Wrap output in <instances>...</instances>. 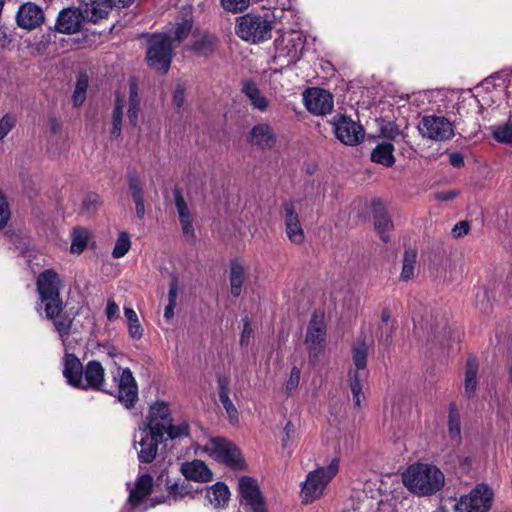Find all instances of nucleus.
<instances>
[{
    "label": "nucleus",
    "instance_id": "obj_1",
    "mask_svg": "<svg viewBox=\"0 0 512 512\" xmlns=\"http://www.w3.org/2000/svg\"><path fill=\"white\" fill-rule=\"evenodd\" d=\"M405 487L417 496H430L444 485L442 471L434 465L417 463L409 466L402 475Z\"/></svg>",
    "mask_w": 512,
    "mask_h": 512
},
{
    "label": "nucleus",
    "instance_id": "obj_2",
    "mask_svg": "<svg viewBox=\"0 0 512 512\" xmlns=\"http://www.w3.org/2000/svg\"><path fill=\"white\" fill-rule=\"evenodd\" d=\"M276 17L271 11H266L263 14L247 13L242 15L236 21V34L251 43L267 41L272 36Z\"/></svg>",
    "mask_w": 512,
    "mask_h": 512
},
{
    "label": "nucleus",
    "instance_id": "obj_3",
    "mask_svg": "<svg viewBox=\"0 0 512 512\" xmlns=\"http://www.w3.org/2000/svg\"><path fill=\"white\" fill-rule=\"evenodd\" d=\"M36 286L40 300L36 308L37 311L40 315H42L43 311L52 316L55 311H58L57 308H60L61 303H63L60 297L62 281L59 275L53 270H45L39 274Z\"/></svg>",
    "mask_w": 512,
    "mask_h": 512
},
{
    "label": "nucleus",
    "instance_id": "obj_4",
    "mask_svg": "<svg viewBox=\"0 0 512 512\" xmlns=\"http://www.w3.org/2000/svg\"><path fill=\"white\" fill-rule=\"evenodd\" d=\"M340 461L338 458L331 460L328 466L320 467L308 473L302 486V497L304 502H313L319 498L328 483L337 475Z\"/></svg>",
    "mask_w": 512,
    "mask_h": 512
},
{
    "label": "nucleus",
    "instance_id": "obj_5",
    "mask_svg": "<svg viewBox=\"0 0 512 512\" xmlns=\"http://www.w3.org/2000/svg\"><path fill=\"white\" fill-rule=\"evenodd\" d=\"M369 347L364 341H358L352 348V360L354 370L349 372V384L353 395L355 406L360 407L364 394L362 392L363 382L367 379L366 370Z\"/></svg>",
    "mask_w": 512,
    "mask_h": 512
},
{
    "label": "nucleus",
    "instance_id": "obj_6",
    "mask_svg": "<svg viewBox=\"0 0 512 512\" xmlns=\"http://www.w3.org/2000/svg\"><path fill=\"white\" fill-rule=\"evenodd\" d=\"M173 58L172 38L170 35L154 34L148 39L147 63L156 71L166 73Z\"/></svg>",
    "mask_w": 512,
    "mask_h": 512
},
{
    "label": "nucleus",
    "instance_id": "obj_7",
    "mask_svg": "<svg viewBox=\"0 0 512 512\" xmlns=\"http://www.w3.org/2000/svg\"><path fill=\"white\" fill-rule=\"evenodd\" d=\"M418 131L422 138L434 142H446L454 135V124L444 116L425 115L418 123Z\"/></svg>",
    "mask_w": 512,
    "mask_h": 512
},
{
    "label": "nucleus",
    "instance_id": "obj_8",
    "mask_svg": "<svg viewBox=\"0 0 512 512\" xmlns=\"http://www.w3.org/2000/svg\"><path fill=\"white\" fill-rule=\"evenodd\" d=\"M238 497L240 507L245 512H268L265 498L253 478L244 476L239 479Z\"/></svg>",
    "mask_w": 512,
    "mask_h": 512
},
{
    "label": "nucleus",
    "instance_id": "obj_9",
    "mask_svg": "<svg viewBox=\"0 0 512 512\" xmlns=\"http://www.w3.org/2000/svg\"><path fill=\"white\" fill-rule=\"evenodd\" d=\"M494 493L485 483L478 484L471 492L456 503V512H488L493 503Z\"/></svg>",
    "mask_w": 512,
    "mask_h": 512
},
{
    "label": "nucleus",
    "instance_id": "obj_10",
    "mask_svg": "<svg viewBox=\"0 0 512 512\" xmlns=\"http://www.w3.org/2000/svg\"><path fill=\"white\" fill-rule=\"evenodd\" d=\"M204 451L213 459L233 468L242 467L239 449L224 438H211L204 446Z\"/></svg>",
    "mask_w": 512,
    "mask_h": 512
},
{
    "label": "nucleus",
    "instance_id": "obj_11",
    "mask_svg": "<svg viewBox=\"0 0 512 512\" xmlns=\"http://www.w3.org/2000/svg\"><path fill=\"white\" fill-rule=\"evenodd\" d=\"M326 341V324L323 314L314 313L308 324L305 342L308 345L309 360L312 364L318 361L324 351Z\"/></svg>",
    "mask_w": 512,
    "mask_h": 512
},
{
    "label": "nucleus",
    "instance_id": "obj_12",
    "mask_svg": "<svg viewBox=\"0 0 512 512\" xmlns=\"http://www.w3.org/2000/svg\"><path fill=\"white\" fill-rule=\"evenodd\" d=\"M165 441V435L140 427L134 435V447L141 463H151L156 458L158 445Z\"/></svg>",
    "mask_w": 512,
    "mask_h": 512
},
{
    "label": "nucleus",
    "instance_id": "obj_13",
    "mask_svg": "<svg viewBox=\"0 0 512 512\" xmlns=\"http://www.w3.org/2000/svg\"><path fill=\"white\" fill-rule=\"evenodd\" d=\"M332 125L336 138L345 145L356 146L364 140V128L348 116H335Z\"/></svg>",
    "mask_w": 512,
    "mask_h": 512
},
{
    "label": "nucleus",
    "instance_id": "obj_14",
    "mask_svg": "<svg viewBox=\"0 0 512 512\" xmlns=\"http://www.w3.org/2000/svg\"><path fill=\"white\" fill-rule=\"evenodd\" d=\"M112 374L117 383L119 402L127 409L133 408L138 400V386L131 370L117 367Z\"/></svg>",
    "mask_w": 512,
    "mask_h": 512
},
{
    "label": "nucleus",
    "instance_id": "obj_15",
    "mask_svg": "<svg viewBox=\"0 0 512 512\" xmlns=\"http://www.w3.org/2000/svg\"><path fill=\"white\" fill-rule=\"evenodd\" d=\"M303 101L306 109L318 116L331 113L334 107L333 95L329 91L318 87L307 89L303 94Z\"/></svg>",
    "mask_w": 512,
    "mask_h": 512
},
{
    "label": "nucleus",
    "instance_id": "obj_16",
    "mask_svg": "<svg viewBox=\"0 0 512 512\" xmlns=\"http://www.w3.org/2000/svg\"><path fill=\"white\" fill-rule=\"evenodd\" d=\"M283 217L288 239L294 244H302L305 240V233L294 202L287 201L283 204Z\"/></svg>",
    "mask_w": 512,
    "mask_h": 512
},
{
    "label": "nucleus",
    "instance_id": "obj_17",
    "mask_svg": "<svg viewBox=\"0 0 512 512\" xmlns=\"http://www.w3.org/2000/svg\"><path fill=\"white\" fill-rule=\"evenodd\" d=\"M171 420L172 417L169 405L164 401H157L150 406L147 415V423L144 428L165 435V426L168 425Z\"/></svg>",
    "mask_w": 512,
    "mask_h": 512
},
{
    "label": "nucleus",
    "instance_id": "obj_18",
    "mask_svg": "<svg viewBox=\"0 0 512 512\" xmlns=\"http://www.w3.org/2000/svg\"><path fill=\"white\" fill-rule=\"evenodd\" d=\"M248 142L259 149H272L277 143L273 127L268 123H257L249 132Z\"/></svg>",
    "mask_w": 512,
    "mask_h": 512
},
{
    "label": "nucleus",
    "instance_id": "obj_19",
    "mask_svg": "<svg viewBox=\"0 0 512 512\" xmlns=\"http://www.w3.org/2000/svg\"><path fill=\"white\" fill-rule=\"evenodd\" d=\"M43 10L32 2H27L19 7L16 15L19 27L26 30H33L44 22Z\"/></svg>",
    "mask_w": 512,
    "mask_h": 512
},
{
    "label": "nucleus",
    "instance_id": "obj_20",
    "mask_svg": "<svg viewBox=\"0 0 512 512\" xmlns=\"http://www.w3.org/2000/svg\"><path fill=\"white\" fill-rule=\"evenodd\" d=\"M197 491L198 489L194 488L186 478L172 484L167 483V495L162 499L156 498L151 506L164 502L171 504L186 498H194Z\"/></svg>",
    "mask_w": 512,
    "mask_h": 512
},
{
    "label": "nucleus",
    "instance_id": "obj_21",
    "mask_svg": "<svg viewBox=\"0 0 512 512\" xmlns=\"http://www.w3.org/2000/svg\"><path fill=\"white\" fill-rule=\"evenodd\" d=\"M83 20L85 18L81 10L66 8L60 11L55 23V29L60 33H76L80 31Z\"/></svg>",
    "mask_w": 512,
    "mask_h": 512
},
{
    "label": "nucleus",
    "instance_id": "obj_22",
    "mask_svg": "<svg viewBox=\"0 0 512 512\" xmlns=\"http://www.w3.org/2000/svg\"><path fill=\"white\" fill-rule=\"evenodd\" d=\"M62 364L63 376L66 379V382L74 388H79V386H82L81 383L84 367L75 354L69 353L67 351L66 346L64 347Z\"/></svg>",
    "mask_w": 512,
    "mask_h": 512
},
{
    "label": "nucleus",
    "instance_id": "obj_23",
    "mask_svg": "<svg viewBox=\"0 0 512 512\" xmlns=\"http://www.w3.org/2000/svg\"><path fill=\"white\" fill-rule=\"evenodd\" d=\"M104 376L105 371L102 364L97 360H91L83 369L82 386H79L78 389L103 390Z\"/></svg>",
    "mask_w": 512,
    "mask_h": 512
},
{
    "label": "nucleus",
    "instance_id": "obj_24",
    "mask_svg": "<svg viewBox=\"0 0 512 512\" xmlns=\"http://www.w3.org/2000/svg\"><path fill=\"white\" fill-rule=\"evenodd\" d=\"M175 206L179 215L180 224L182 227L183 235L189 239H195V231L193 227V218L188 209L187 203L182 196L180 190H174Z\"/></svg>",
    "mask_w": 512,
    "mask_h": 512
},
{
    "label": "nucleus",
    "instance_id": "obj_25",
    "mask_svg": "<svg viewBox=\"0 0 512 512\" xmlns=\"http://www.w3.org/2000/svg\"><path fill=\"white\" fill-rule=\"evenodd\" d=\"M373 222L377 232L384 242L389 240V232L393 228V222L387 213L383 203L379 200L372 203Z\"/></svg>",
    "mask_w": 512,
    "mask_h": 512
},
{
    "label": "nucleus",
    "instance_id": "obj_26",
    "mask_svg": "<svg viewBox=\"0 0 512 512\" xmlns=\"http://www.w3.org/2000/svg\"><path fill=\"white\" fill-rule=\"evenodd\" d=\"M58 311H55L52 316L48 313H44L47 319L52 320L55 330L57 331L63 346H66L67 339L70 335L71 328L73 325L74 317L64 312V303H61Z\"/></svg>",
    "mask_w": 512,
    "mask_h": 512
},
{
    "label": "nucleus",
    "instance_id": "obj_27",
    "mask_svg": "<svg viewBox=\"0 0 512 512\" xmlns=\"http://www.w3.org/2000/svg\"><path fill=\"white\" fill-rule=\"evenodd\" d=\"M153 486V478L149 474L140 475L133 488H130L128 503L131 507L141 505L150 495Z\"/></svg>",
    "mask_w": 512,
    "mask_h": 512
},
{
    "label": "nucleus",
    "instance_id": "obj_28",
    "mask_svg": "<svg viewBox=\"0 0 512 512\" xmlns=\"http://www.w3.org/2000/svg\"><path fill=\"white\" fill-rule=\"evenodd\" d=\"M112 6L110 0H85L81 11L85 20L97 23L108 15Z\"/></svg>",
    "mask_w": 512,
    "mask_h": 512
},
{
    "label": "nucleus",
    "instance_id": "obj_29",
    "mask_svg": "<svg viewBox=\"0 0 512 512\" xmlns=\"http://www.w3.org/2000/svg\"><path fill=\"white\" fill-rule=\"evenodd\" d=\"M180 470L187 480L204 483L212 479L211 471L201 460L185 462L181 465Z\"/></svg>",
    "mask_w": 512,
    "mask_h": 512
},
{
    "label": "nucleus",
    "instance_id": "obj_30",
    "mask_svg": "<svg viewBox=\"0 0 512 512\" xmlns=\"http://www.w3.org/2000/svg\"><path fill=\"white\" fill-rule=\"evenodd\" d=\"M140 96L136 78L129 79V97L127 102V117L131 126L136 127L139 120Z\"/></svg>",
    "mask_w": 512,
    "mask_h": 512
},
{
    "label": "nucleus",
    "instance_id": "obj_31",
    "mask_svg": "<svg viewBox=\"0 0 512 512\" xmlns=\"http://www.w3.org/2000/svg\"><path fill=\"white\" fill-rule=\"evenodd\" d=\"M217 45V38L214 35L205 32L195 39L188 48L198 56L209 57L215 52Z\"/></svg>",
    "mask_w": 512,
    "mask_h": 512
},
{
    "label": "nucleus",
    "instance_id": "obj_32",
    "mask_svg": "<svg viewBox=\"0 0 512 512\" xmlns=\"http://www.w3.org/2000/svg\"><path fill=\"white\" fill-rule=\"evenodd\" d=\"M206 497L214 507L222 508L229 500L230 491L227 485L217 482L207 490Z\"/></svg>",
    "mask_w": 512,
    "mask_h": 512
},
{
    "label": "nucleus",
    "instance_id": "obj_33",
    "mask_svg": "<svg viewBox=\"0 0 512 512\" xmlns=\"http://www.w3.org/2000/svg\"><path fill=\"white\" fill-rule=\"evenodd\" d=\"M393 151L394 146L391 142L380 143L373 149L371 160L386 167H391L395 163Z\"/></svg>",
    "mask_w": 512,
    "mask_h": 512
},
{
    "label": "nucleus",
    "instance_id": "obj_34",
    "mask_svg": "<svg viewBox=\"0 0 512 512\" xmlns=\"http://www.w3.org/2000/svg\"><path fill=\"white\" fill-rule=\"evenodd\" d=\"M242 91L248 97L255 109L263 112L268 108V100L260 92L255 83L250 81L245 82Z\"/></svg>",
    "mask_w": 512,
    "mask_h": 512
},
{
    "label": "nucleus",
    "instance_id": "obj_35",
    "mask_svg": "<svg viewBox=\"0 0 512 512\" xmlns=\"http://www.w3.org/2000/svg\"><path fill=\"white\" fill-rule=\"evenodd\" d=\"M126 105L125 97L120 93L115 94V105L112 113V129L111 135L114 138H118L121 135L122 131V120H123V110Z\"/></svg>",
    "mask_w": 512,
    "mask_h": 512
},
{
    "label": "nucleus",
    "instance_id": "obj_36",
    "mask_svg": "<svg viewBox=\"0 0 512 512\" xmlns=\"http://www.w3.org/2000/svg\"><path fill=\"white\" fill-rule=\"evenodd\" d=\"M477 372H478V361L476 358H469L466 363L465 370V394L468 397H472L477 388Z\"/></svg>",
    "mask_w": 512,
    "mask_h": 512
},
{
    "label": "nucleus",
    "instance_id": "obj_37",
    "mask_svg": "<svg viewBox=\"0 0 512 512\" xmlns=\"http://www.w3.org/2000/svg\"><path fill=\"white\" fill-rule=\"evenodd\" d=\"M448 435L454 445L461 442L460 414L454 403L449 406Z\"/></svg>",
    "mask_w": 512,
    "mask_h": 512
},
{
    "label": "nucleus",
    "instance_id": "obj_38",
    "mask_svg": "<svg viewBox=\"0 0 512 512\" xmlns=\"http://www.w3.org/2000/svg\"><path fill=\"white\" fill-rule=\"evenodd\" d=\"M244 280H245L244 267L237 262H233L231 264V268H230V286H231V294L234 297H239L241 295Z\"/></svg>",
    "mask_w": 512,
    "mask_h": 512
},
{
    "label": "nucleus",
    "instance_id": "obj_39",
    "mask_svg": "<svg viewBox=\"0 0 512 512\" xmlns=\"http://www.w3.org/2000/svg\"><path fill=\"white\" fill-rule=\"evenodd\" d=\"M190 435V427L188 422L181 421L178 423H173V420L169 422L168 425L165 426V440H176L189 437Z\"/></svg>",
    "mask_w": 512,
    "mask_h": 512
},
{
    "label": "nucleus",
    "instance_id": "obj_40",
    "mask_svg": "<svg viewBox=\"0 0 512 512\" xmlns=\"http://www.w3.org/2000/svg\"><path fill=\"white\" fill-rule=\"evenodd\" d=\"M493 138L502 144H512V120L491 127Z\"/></svg>",
    "mask_w": 512,
    "mask_h": 512
},
{
    "label": "nucleus",
    "instance_id": "obj_41",
    "mask_svg": "<svg viewBox=\"0 0 512 512\" xmlns=\"http://www.w3.org/2000/svg\"><path fill=\"white\" fill-rule=\"evenodd\" d=\"M124 315L128 321V332L131 338L139 340L143 336V328L134 309L125 307Z\"/></svg>",
    "mask_w": 512,
    "mask_h": 512
},
{
    "label": "nucleus",
    "instance_id": "obj_42",
    "mask_svg": "<svg viewBox=\"0 0 512 512\" xmlns=\"http://www.w3.org/2000/svg\"><path fill=\"white\" fill-rule=\"evenodd\" d=\"M416 258L417 253L415 250L405 251L403 257L402 271L400 275L403 281H408L414 277Z\"/></svg>",
    "mask_w": 512,
    "mask_h": 512
},
{
    "label": "nucleus",
    "instance_id": "obj_43",
    "mask_svg": "<svg viewBox=\"0 0 512 512\" xmlns=\"http://www.w3.org/2000/svg\"><path fill=\"white\" fill-rule=\"evenodd\" d=\"M89 232L85 228H74L72 233L71 252L81 253L87 246Z\"/></svg>",
    "mask_w": 512,
    "mask_h": 512
},
{
    "label": "nucleus",
    "instance_id": "obj_44",
    "mask_svg": "<svg viewBox=\"0 0 512 512\" xmlns=\"http://www.w3.org/2000/svg\"><path fill=\"white\" fill-rule=\"evenodd\" d=\"M131 248L130 236L127 232H120L112 251V256L116 259L124 257Z\"/></svg>",
    "mask_w": 512,
    "mask_h": 512
},
{
    "label": "nucleus",
    "instance_id": "obj_45",
    "mask_svg": "<svg viewBox=\"0 0 512 512\" xmlns=\"http://www.w3.org/2000/svg\"><path fill=\"white\" fill-rule=\"evenodd\" d=\"M88 87V79L82 76L77 80L76 88L73 93L72 99L74 106L78 107L83 104L86 98V91Z\"/></svg>",
    "mask_w": 512,
    "mask_h": 512
},
{
    "label": "nucleus",
    "instance_id": "obj_46",
    "mask_svg": "<svg viewBox=\"0 0 512 512\" xmlns=\"http://www.w3.org/2000/svg\"><path fill=\"white\" fill-rule=\"evenodd\" d=\"M219 400L228 415L229 422L232 425L238 424L239 423V413H238L236 406L231 401L229 395H224L222 397H219Z\"/></svg>",
    "mask_w": 512,
    "mask_h": 512
},
{
    "label": "nucleus",
    "instance_id": "obj_47",
    "mask_svg": "<svg viewBox=\"0 0 512 512\" xmlns=\"http://www.w3.org/2000/svg\"><path fill=\"white\" fill-rule=\"evenodd\" d=\"M83 209L88 213H94L102 205V199L97 193H88L83 199Z\"/></svg>",
    "mask_w": 512,
    "mask_h": 512
},
{
    "label": "nucleus",
    "instance_id": "obj_48",
    "mask_svg": "<svg viewBox=\"0 0 512 512\" xmlns=\"http://www.w3.org/2000/svg\"><path fill=\"white\" fill-rule=\"evenodd\" d=\"M220 3L226 11L239 13L248 8L250 0H220Z\"/></svg>",
    "mask_w": 512,
    "mask_h": 512
},
{
    "label": "nucleus",
    "instance_id": "obj_49",
    "mask_svg": "<svg viewBox=\"0 0 512 512\" xmlns=\"http://www.w3.org/2000/svg\"><path fill=\"white\" fill-rule=\"evenodd\" d=\"M192 28H193L192 20H184L181 23H178L175 28V31H174L175 40L178 41L179 43L184 41L191 33Z\"/></svg>",
    "mask_w": 512,
    "mask_h": 512
},
{
    "label": "nucleus",
    "instance_id": "obj_50",
    "mask_svg": "<svg viewBox=\"0 0 512 512\" xmlns=\"http://www.w3.org/2000/svg\"><path fill=\"white\" fill-rule=\"evenodd\" d=\"M128 186L133 199L143 198L142 183L136 174H129Z\"/></svg>",
    "mask_w": 512,
    "mask_h": 512
},
{
    "label": "nucleus",
    "instance_id": "obj_51",
    "mask_svg": "<svg viewBox=\"0 0 512 512\" xmlns=\"http://www.w3.org/2000/svg\"><path fill=\"white\" fill-rule=\"evenodd\" d=\"M15 125L16 118L10 114H6L0 119V141L9 134Z\"/></svg>",
    "mask_w": 512,
    "mask_h": 512
},
{
    "label": "nucleus",
    "instance_id": "obj_52",
    "mask_svg": "<svg viewBox=\"0 0 512 512\" xmlns=\"http://www.w3.org/2000/svg\"><path fill=\"white\" fill-rule=\"evenodd\" d=\"M10 216L11 212L8 202L0 191V230L6 226Z\"/></svg>",
    "mask_w": 512,
    "mask_h": 512
},
{
    "label": "nucleus",
    "instance_id": "obj_53",
    "mask_svg": "<svg viewBox=\"0 0 512 512\" xmlns=\"http://www.w3.org/2000/svg\"><path fill=\"white\" fill-rule=\"evenodd\" d=\"M300 374L301 372L298 367L294 366L291 369L289 379L286 383V392L288 394H291L297 389L300 382Z\"/></svg>",
    "mask_w": 512,
    "mask_h": 512
},
{
    "label": "nucleus",
    "instance_id": "obj_54",
    "mask_svg": "<svg viewBox=\"0 0 512 512\" xmlns=\"http://www.w3.org/2000/svg\"><path fill=\"white\" fill-rule=\"evenodd\" d=\"M301 45H302V43H301L300 37H298L297 40H295L293 38L288 39V41H287L288 51H287L286 56L289 57V62H293L298 59V57H299L298 52H299Z\"/></svg>",
    "mask_w": 512,
    "mask_h": 512
},
{
    "label": "nucleus",
    "instance_id": "obj_55",
    "mask_svg": "<svg viewBox=\"0 0 512 512\" xmlns=\"http://www.w3.org/2000/svg\"><path fill=\"white\" fill-rule=\"evenodd\" d=\"M470 231V224L468 221H460L452 228V236L454 238H462Z\"/></svg>",
    "mask_w": 512,
    "mask_h": 512
},
{
    "label": "nucleus",
    "instance_id": "obj_56",
    "mask_svg": "<svg viewBox=\"0 0 512 512\" xmlns=\"http://www.w3.org/2000/svg\"><path fill=\"white\" fill-rule=\"evenodd\" d=\"M381 134L383 135V137L391 141L394 140L400 134V132L395 124L389 122L382 126Z\"/></svg>",
    "mask_w": 512,
    "mask_h": 512
},
{
    "label": "nucleus",
    "instance_id": "obj_57",
    "mask_svg": "<svg viewBox=\"0 0 512 512\" xmlns=\"http://www.w3.org/2000/svg\"><path fill=\"white\" fill-rule=\"evenodd\" d=\"M243 322H244V325H243V330H242L241 337H240V345L247 346L249 344L250 337L252 335V328H251L250 322L247 317L245 319H243Z\"/></svg>",
    "mask_w": 512,
    "mask_h": 512
},
{
    "label": "nucleus",
    "instance_id": "obj_58",
    "mask_svg": "<svg viewBox=\"0 0 512 512\" xmlns=\"http://www.w3.org/2000/svg\"><path fill=\"white\" fill-rule=\"evenodd\" d=\"M283 438H282V445L284 448H286L289 445V442L292 440L295 434V426L292 422H287L284 429H283Z\"/></svg>",
    "mask_w": 512,
    "mask_h": 512
},
{
    "label": "nucleus",
    "instance_id": "obj_59",
    "mask_svg": "<svg viewBox=\"0 0 512 512\" xmlns=\"http://www.w3.org/2000/svg\"><path fill=\"white\" fill-rule=\"evenodd\" d=\"M106 317L109 321H112L119 317V306L113 299L107 301Z\"/></svg>",
    "mask_w": 512,
    "mask_h": 512
},
{
    "label": "nucleus",
    "instance_id": "obj_60",
    "mask_svg": "<svg viewBox=\"0 0 512 512\" xmlns=\"http://www.w3.org/2000/svg\"><path fill=\"white\" fill-rule=\"evenodd\" d=\"M177 296H178V280L176 277H173L170 282V285H169L168 304L176 305Z\"/></svg>",
    "mask_w": 512,
    "mask_h": 512
},
{
    "label": "nucleus",
    "instance_id": "obj_61",
    "mask_svg": "<svg viewBox=\"0 0 512 512\" xmlns=\"http://www.w3.org/2000/svg\"><path fill=\"white\" fill-rule=\"evenodd\" d=\"M275 5L274 8H279L281 11L295 12L294 0H272ZM272 4V2H270Z\"/></svg>",
    "mask_w": 512,
    "mask_h": 512
},
{
    "label": "nucleus",
    "instance_id": "obj_62",
    "mask_svg": "<svg viewBox=\"0 0 512 512\" xmlns=\"http://www.w3.org/2000/svg\"><path fill=\"white\" fill-rule=\"evenodd\" d=\"M184 86L180 83L176 85V88L173 93V103L180 108L184 103Z\"/></svg>",
    "mask_w": 512,
    "mask_h": 512
},
{
    "label": "nucleus",
    "instance_id": "obj_63",
    "mask_svg": "<svg viewBox=\"0 0 512 512\" xmlns=\"http://www.w3.org/2000/svg\"><path fill=\"white\" fill-rule=\"evenodd\" d=\"M449 162L455 168H461L464 166V157L460 152H452L449 154Z\"/></svg>",
    "mask_w": 512,
    "mask_h": 512
},
{
    "label": "nucleus",
    "instance_id": "obj_64",
    "mask_svg": "<svg viewBox=\"0 0 512 512\" xmlns=\"http://www.w3.org/2000/svg\"><path fill=\"white\" fill-rule=\"evenodd\" d=\"M458 195L457 191L451 190V191H445V192H439L436 194V199L440 201H450L453 200Z\"/></svg>",
    "mask_w": 512,
    "mask_h": 512
}]
</instances>
